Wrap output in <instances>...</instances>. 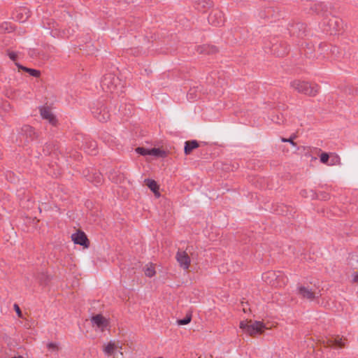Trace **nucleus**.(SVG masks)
<instances>
[{
	"label": "nucleus",
	"instance_id": "nucleus-35",
	"mask_svg": "<svg viewBox=\"0 0 358 358\" xmlns=\"http://www.w3.org/2000/svg\"><path fill=\"white\" fill-rule=\"evenodd\" d=\"M136 152L143 156L150 155V149L143 148V147H138L136 149Z\"/></svg>",
	"mask_w": 358,
	"mask_h": 358
},
{
	"label": "nucleus",
	"instance_id": "nucleus-27",
	"mask_svg": "<svg viewBox=\"0 0 358 358\" xmlns=\"http://www.w3.org/2000/svg\"><path fill=\"white\" fill-rule=\"evenodd\" d=\"M28 54L33 59L40 58L43 59H48V58L47 55L41 52L37 49H30Z\"/></svg>",
	"mask_w": 358,
	"mask_h": 358
},
{
	"label": "nucleus",
	"instance_id": "nucleus-10",
	"mask_svg": "<svg viewBox=\"0 0 358 358\" xmlns=\"http://www.w3.org/2000/svg\"><path fill=\"white\" fill-rule=\"evenodd\" d=\"M271 52L277 57H284L289 52V48L285 42L274 43L271 48Z\"/></svg>",
	"mask_w": 358,
	"mask_h": 358
},
{
	"label": "nucleus",
	"instance_id": "nucleus-41",
	"mask_svg": "<svg viewBox=\"0 0 358 358\" xmlns=\"http://www.w3.org/2000/svg\"><path fill=\"white\" fill-rule=\"evenodd\" d=\"M13 307H14V309H15V312H16V313H17V316H18L19 317H21V318H22V311H21V310H20V308L19 306H18L17 303H15V304H14V306H13Z\"/></svg>",
	"mask_w": 358,
	"mask_h": 358
},
{
	"label": "nucleus",
	"instance_id": "nucleus-31",
	"mask_svg": "<svg viewBox=\"0 0 358 358\" xmlns=\"http://www.w3.org/2000/svg\"><path fill=\"white\" fill-rule=\"evenodd\" d=\"M38 280L41 285H46L50 280V277L46 273H42L38 275Z\"/></svg>",
	"mask_w": 358,
	"mask_h": 358
},
{
	"label": "nucleus",
	"instance_id": "nucleus-2",
	"mask_svg": "<svg viewBox=\"0 0 358 358\" xmlns=\"http://www.w3.org/2000/svg\"><path fill=\"white\" fill-rule=\"evenodd\" d=\"M290 87L299 93L309 96H315L320 90V86L315 83H310L306 81L294 80L290 83Z\"/></svg>",
	"mask_w": 358,
	"mask_h": 358
},
{
	"label": "nucleus",
	"instance_id": "nucleus-14",
	"mask_svg": "<svg viewBox=\"0 0 358 358\" xmlns=\"http://www.w3.org/2000/svg\"><path fill=\"white\" fill-rule=\"evenodd\" d=\"M198 54L213 55L218 52V48L213 45L203 44L195 47Z\"/></svg>",
	"mask_w": 358,
	"mask_h": 358
},
{
	"label": "nucleus",
	"instance_id": "nucleus-37",
	"mask_svg": "<svg viewBox=\"0 0 358 358\" xmlns=\"http://www.w3.org/2000/svg\"><path fill=\"white\" fill-rule=\"evenodd\" d=\"M296 137V136L295 134H293L290 138H281V141L282 142H288L291 145H294V146H296V144L295 142H294V139Z\"/></svg>",
	"mask_w": 358,
	"mask_h": 358
},
{
	"label": "nucleus",
	"instance_id": "nucleus-33",
	"mask_svg": "<svg viewBox=\"0 0 358 358\" xmlns=\"http://www.w3.org/2000/svg\"><path fill=\"white\" fill-rule=\"evenodd\" d=\"M192 320V314L187 313L183 319L178 320L177 323L178 325H186Z\"/></svg>",
	"mask_w": 358,
	"mask_h": 358
},
{
	"label": "nucleus",
	"instance_id": "nucleus-47",
	"mask_svg": "<svg viewBox=\"0 0 358 358\" xmlns=\"http://www.w3.org/2000/svg\"><path fill=\"white\" fill-rule=\"evenodd\" d=\"M328 198V195L327 194H325L324 196H323V199H327Z\"/></svg>",
	"mask_w": 358,
	"mask_h": 358
},
{
	"label": "nucleus",
	"instance_id": "nucleus-3",
	"mask_svg": "<svg viewBox=\"0 0 358 358\" xmlns=\"http://www.w3.org/2000/svg\"><path fill=\"white\" fill-rule=\"evenodd\" d=\"M239 327L245 333H247L250 336L262 334L266 329L263 322L252 320L241 321Z\"/></svg>",
	"mask_w": 358,
	"mask_h": 358
},
{
	"label": "nucleus",
	"instance_id": "nucleus-8",
	"mask_svg": "<svg viewBox=\"0 0 358 358\" xmlns=\"http://www.w3.org/2000/svg\"><path fill=\"white\" fill-rule=\"evenodd\" d=\"M298 294L302 299H308L310 301H313L315 298H318L321 295L320 291H313L312 290V289H309L308 287H306L305 286L298 287Z\"/></svg>",
	"mask_w": 358,
	"mask_h": 358
},
{
	"label": "nucleus",
	"instance_id": "nucleus-11",
	"mask_svg": "<svg viewBox=\"0 0 358 358\" xmlns=\"http://www.w3.org/2000/svg\"><path fill=\"white\" fill-rule=\"evenodd\" d=\"M310 9L317 15H320L324 18L328 16V6L321 1L311 3Z\"/></svg>",
	"mask_w": 358,
	"mask_h": 358
},
{
	"label": "nucleus",
	"instance_id": "nucleus-25",
	"mask_svg": "<svg viewBox=\"0 0 358 358\" xmlns=\"http://www.w3.org/2000/svg\"><path fill=\"white\" fill-rule=\"evenodd\" d=\"M327 345L330 347H338L343 348L345 344L342 341V338H340L338 336L336 337H332L327 340Z\"/></svg>",
	"mask_w": 358,
	"mask_h": 358
},
{
	"label": "nucleus",
	"instance_id": "nucleus-12",
	"mask_svg": "<svg viewBox=\"0 0 358 358\" xmlns=\"http://www.w3.org/2000/svg\"><path fill=\"white\" fill-rule=\"evenodd\" d=\"M71 238L75 244L82 245L84 248H88L90 246V241L83 231H79L72 234Z\"/></svg>",
	"mask_w": 358,
	"mask_h": 358
},
{
	"label": "nucleus",
	"instance_id": "nucleus-34",
	"mask_svg": "<svg viewBox=\"0 0 358 358\" xmlns=\"http://www.w3.org/2000/svg\"><path fill=\"white\" fill-rule=\"evenodd\" d=\"M144 272H145V275L150 278L154 276L156 273L155 268L152 266H147L146 268L145 269Z\"/></svg>",
	"mask_w": 358,
	"mask_h": 358
},
{
	"label": "nucleus",
	"instance_id": "nucleus-17",
	"mask_svg": "<svg viewBox=\"0 0 358 358\" xmlns=\"http://www.w3.org/2000/svg\"><path fill=\"white\" fill-rule=\"evenodd\" d=\"M92 322L93 325L96 326L102 331L108 326V320L101 314H97L92 317Z\"/></svg>",
	"mask_w": 358,
	"mask_h": 358
},
{
	"label": "nucleus",
	"instance_id": "nucleus-4",
	"mask_svg": "<svg viewBox=\"0 0 358 358\" xmlns=\"http://www.w3.org/2000/svg\"><path fill=\"white\" fill-rule=\"evenodd\" d=\"M324 26L327 27L326 31L330 35L336 34L343 28V22L338 17L331 15L327 16L323 20Z\"/></svg>",
	"mask_w": 358,
	"mask_h": 358
},
{
	"label": "nucleus",
	"instance_id": "nucleus-9",
	"mask_svg": "<svg viewBox=\"0 0 358 358\" xmlns=\"http://www.w3.org/2000/svg\"><path fill=\"white\" fill-rule=\"evenodd\" d=\"M176 258L180 267L185 270L189 268L191 259L186 251L179 250L176 253Z\"/></svg>",
	"mask_w": 358,
	"mask_h": 358
},
{
	"label": "nucleus",
	"instance_id": "nucleus-26",
	"mask_svg": "<svg viewBox=\"0 0 358 358\" xmlns=\"http://www.w3.org/2000/svg\"><path fill=\"white\" fill-rule=\"evenodd\" d=\"M87 180L94 183L95 185H98L101 182L102 176L100 173L95 172L92 175L87 176Z\"/></svg>",
	"mask_w": 358,
	"mask_h": 358
},
{
	"label": "nucleus",
	"instance_id": "nucleus-40",
	"mask_svg": "<svg viewBox=\"0 0 358 358\" xmlns=\"http://www.w3.org/2000/svg\"><path fill=\"white\" fill-rule=\"evenodd\" d=\"M196 92L195 89H190L187 94V99L189 100L194 99L196 96Z\"/></svg>",
	"mask_w": 358,
	"mask_h": 358
},
{
	"label": "nucleus",
	"instance_id": "nucleus-21",
	"mask_svg": "<svg viewBox=\"0 0 358 358\" xmlns=\"http://www.w3.org/2000/svg\"><path fill=\"white\" fill-rule=\"evenodd\" d=\"M117 348H122L121 346H118L114 341H110L107 345L103 347V352L108 357L112 356L115 354V350Z\"/></svg>",
	"mask_w": 358,
	"mask_h": 358
},
{
	"label": "nucleus",
	"instance_id": "nucleus-22",
	"mask_svg": "<svg viewBox=\"0 0 358 358\" xmlns=\"http://www.w3.org/2000/svg\"><path fill=\"white\" fill-rule=\"evenodd\" d=\"M199 147V143L196 140L187 141L185 143L184 152L186 155H189L193 150Z\"/></svg>",
	"mask_w": 358,
	"mask_h": 358
},
{
	"label": "nucleus",
	"instance_id": "nucleus-1",
	"mask_svg": "<svg viewBox=\"0 0 358 358\" xmlns=\"http://www.w3.org/2000/svg\"><path fill=\"white\" fill-rule=\"evenodd\" d=\"M101 87L106 93L116 94L118 96L123 92V84L121 80L114 73L105 74L101 80Z\"/></svg>",
	"mask_w": 358,
	"mask_h": 358
},
{
	"label": "nucleus",
	"instance_id": "nucleus-48",
	"mask_svg": "<svg viewBox=\"0 0 358 358\" xmlns=\"http://www.w3.org/2000/svg\"><path fill=\"white\" fill-rule=\"evenodd\" d=\"M158 358H163V357H158Z\"/></svg>",
	"mask_w": 358,
	"mask_h": 358
},
{
	"label": "nucleus",
	"instance_id": "nucleus-45",
	"mask_svg": "<svg viewBox=\"0 0 358 358\" xmlns=\"http://www.w3.org/2000/svg\"><path fill=\"white\" fill-rule=\"evenodd\" d=\"M128 110H129V112H127V111H126V112H123V111H122V113H123L124 115H127V116H129V115H131V109H130V108H129V109H128Z\"/></svg>",
	"mask_w": 358,
	"mask_h": 358
},
{
	"label": "nucleus",
	"instance_id": "nucleus-29",
	"mask_svg": "<svg viewBox=\"0 0 358 358\" xmlns=\"http://www.w3.org/2000/svg\"><path fill=\"white\" fill-rule=\"evenodd\" d=\"M150 155L157 157H164L166 156V152L160 148H154L150 149Z\"/></svg>",
	"mask_w": 358,
	"mask_h": 358
},
{
	"label": "nucleus",
	"instance_id": "nucleus-32",
	"mask_svg": "<svg viewBox=\"0 0 358 358\" xmlns=\"http://www.w3.org/2000/svg\"><path fill=\"white\" fill-rule=\"evenodd\" d=\"M271 120L278 124L284 123L285 119L282 113H276L272 115Z\"/></svg>",
	"mask_w": 358,
	"mask_h": 358
},
{
	"label": "nucleus",
	"instance_id": "nucleus-23",
	"mask_svg": "<svg viewBox=\"0 0 358 358\" xmlns=\"http://www.w3.org/2000/svg\"><path fill=\"white\" fill-rule=\"evenodd\" d=\"M144 182L156 196H159V187L155 180L148 178L145 180Z\"/></svg>",
	"mask_w": 358,
	"mask_h": 358
},
{
	"label": "nucleus",
	"instance_id": "nucleus-24",
	"mask_svg": "<svg viewBox=\"0 0 358 358\" xmlns=\"http://www.w3.org/2000/svg\"><path fill=\"white\" fill-rule=\"evenodd\" d=\"M15 65L19 69L28 73L31 76L38 78L41 76V71L38 70L24 66L17 62H15Z\"/></svg>",
	"mask_w": 358,
	"mask_h": 358
},
{
	"label": "nucleus",
	"instance_id": "nucleus-28",
	"mask_svg": "<svg viewBox=\"0 0 358 358\" xmlns=\"http://www.w3.org/2000/svg\"><path fill=\"white\" fill-rule=\"evenodd\" d=\"M298 29L299 30V32L298 34V36L299 37H301L302 35L305 32V25H304V24H303V23H297L295 25H292V29L290 30V31L293 34H295V29Z\"/></svg>",
	"mask_w": 358,
	"mask_h": 358
},
{
	"label": "nucleus",
	"instance_id": "nucleus-36",
	"mask_svg": "<svg viewBox=\"0 0 358 358\" xmlns=\"http://www.w3.org/2000/svg\"><path fill=\"white\" fill-rule=\"evenodd\" d=\"M329 155L327 152H322L320 155V162L323 164H329Z\"/></svg>",
	"mask_w": 358,
	"mask_h": 358
},
{
	"label": "nucleus",
	"instance_id": "nucleus-30",
	"mask_svg": "<svg viewBox=\"0 0 358 358\" xmlns=\"http://www.w3.org/2000/svg\"><path fill=\"white\" fill-rule=\"evenodd\" d=\"M13 27L10 23L4 22L0 25V34L8 32L10 33L13 31Z\"/></svg>",
	"mask_w": 358,
	"mask_h": 358
},
{
	"label": "nucleus",
	"instance_id": "nucleus-16",
	"mask_svg": "<svg viewBox=\"0 0 358 358\" xmlns=\"http://www.w3.org/2000/svg\"><path fill=\"white\" fill-rule=\"evenodd\" d=\"M108 178L112 182L118 184L124 182L126 176L119 170L113 169L109 171Z\"/></svg>",
	"mask_w": 358,
	"mask_h": 358
},
{
	"label": "nucleus",
	"instance_id": "nucleus-13",
	"mask_svg": "<svg viewBox=\"0 0 358 358\" xmlns=\"http://www.w3.org/2000/svg\"><path fill=\"white\" fill-rule=\"evenodd\" d=\"M82 148L85 152L89 155H94L96 154V142L89 138H85L83 142Z\"/></svg>",
	"mask_w": 358,
	"mask_h": 358
},
{
	"label": "nucleus",
	"instance_id": "nucleus-46",
	"mask_svg": "<svg viewBox=\"0 0 358 358\" xmlns=\"http://www.w3.org/2000/svg\"><path fill=\"white\" fill-rule=\"evenodd\" d=\"M353 281L354 282H358V274H356L353 277Z\"/></svg>",
	"mask_w": 358,
	"mask_h": 358
},
{
	"label": "nucleus",
	"instance_id": "nucleus-43",
	"mask_svg": "<svg viewBox=\"0 0 358 358\" xmlns=\"http://www.w3.org/2000/svg\"><path fill=\"white\" fill-rule=\"evenodd\" d=\"M48 348L49 349H51V350H56L58 349L57 345L55 343H48Z\"/></svg>",
	"mask_w": 358,
	"mask_h": 358
},
{
	"label": "nucleus",
	"instance_id": "nucleus-7",
	"mask_svg": "<svg viewBox=\"0 0 358 358\" xmlns=\"http://www.w3.org/2000/svg\"><path fill=\"white\" fill-rule=\"evenodd\" d=\"M20 136L27 143H30L38 138L34 128L29 125H24L21 128Z\"/></svg>",
	"mask_w": 358,
	"mask_h": 358
},
{
	"label": "nucleus",
	"instance_id": "nucleus-6",
	"mask_svg": "<svg viewBox=\"0 0 358 358\" xmlns=\"http://www.w3.org/2000/svg\"><path fill=\"white\" fill-rule=\"evenodd\" d=\"M208 22L213 26L220 27L224 24L225 17L222 10L218 8L213 9L208 17Z\"/></svg>",
	"mask_w": 358,
	"mask_h": 358
},
{
	"label": "nucleus",
	"instance_id": "nucleus-20",
	"mask_svg": "<svg viewBox=\"0 0 358 358\" xmlns=\"http://www.w3.org/2000/svg\"><path fill=\"white\" fill-rule=\"evenodd\" d=\"M58 147L54 143H47L43 148V153L44 155H57Z\"/></svg>",
	"mask_w": 358,
	"mask_h": 358
},
{
	"label": "nucleus",
	"instance_id": "nucleus-42",
	"mask_svg": "<svg viewBox=\"0 0 358 358\" xmlns=\"http://www.w3.org/2000/svg\"><path fill=\"white\" fill-rule=\"evenodd\" d=\"M119 3L122 4H130L131 3H134L135 0H116Z\"/></svg>",
	"mask_w": 358,
	"mask_h": 358
},
{
	"label": "nucleus",
	"instance_id": "nucleus-18",
	"mask_svg": "<svg viewBox=\"0 0 358 358\" xmlns=\"http://www.w3.org/2000/svg\"><path fill=\"white\" fill-rule=\"evenodd\" d=\"M213 2L211 0H195L194 7L200 12L205 13L208 8H211Z\"/></svg>",
	"mask_w": 358,
	"mask_h": 358
},
{
	"label": "nucleus",
	"instance_id": "nucleus-44",
	"mask_svg": "<svg viewBox=\"0 0 358 358\" xmlns=\"http://www.w3.org/2000/svg\"><path fill=\"white\" fill-rule=\"evenodd\" d=\"M73 30L71 32L69 29L64 30L63 31V36L69 37V36L72 35L73 33Z\"/></svg>",
	"mask_w": 358,
	"mask_h": 358
},
{
	"label": "nucleus",
	"instance_id": "nucleus-38",
	"mask_svg": "<svg viewBox=\"0 0 358 358\" xmlns=\"http://www.w3.org/2000/svg\"><path fill=\"white\" fill-rule=\"evenodd\" d=\"M275 277V273L273 272V271H268L267 273H265L263 274V279L266 281H267V280L268 278H271V279H273Z\"/></svg>",
	"mask_w": 358,
	"mask_h": 358
},
{
	"label": "nucleus",
	"instance_id": "nucleus-39",
	"mask_svg": "<svg viewBox=\"0 0 358 358\" xmlns=\"http://www.w3.org/2000/svg\"><path fill=\"white\" fill-rule=\"evenodd\" d=\"M7 55L9 57V58L15 62L17 59V54L15 52L11 51L10 50H7Z\"/></svg>",
	"mask_w": 358,
	"mask_h": 358
},
{
	"label": "nucleus",
	"instance_id": "nucleus-15",
	"mask_svg": "<svg viewBox=\"0 0 358 358\" xmlns=\"http://www.w3.org/2000/svg\"><path fill=\"white\" fill-rule=\"evenodd\" d=\"M40 111L43 119L48 120L49 123L53 126L57 125V120L48 108L43 107Z\"/></svg>",
	"mask_w": 358,
	"mask_h": 358
},
{
	"label": "nucleus",
	"instance_id": "nucleus-5",
	"mask_svg": "<svg viewBox=\"0 0 358 358\" xmlns=\"http://www.w3.org/2000/svg\"><path fill=\"white\" fill-rule=\"evenodd\" d=\"M92 113L94 117L101 122H107L110 119V113L107 107L99 103L96 106L92 108Z\"/></svg>",
	"mask_w": 358,
	"mask_h": 358
},
{
	"label": "nucleus",
	"instance_id": "nucleus-19",
	"mask_svg": "<svg viewBox=\"0 0 358 358\" xmlns=\"http://www.w3.org/2000/svg\"><path fill=\"white\" fill-rule=\"evenodd\" d=\"M30 17V11L26 8H20L15 11V18L20 22H24Z\"/></svg>",
	"mask_w": 358,
	"mask_h": 358
}]
</instances>
